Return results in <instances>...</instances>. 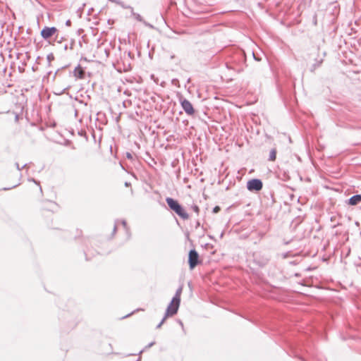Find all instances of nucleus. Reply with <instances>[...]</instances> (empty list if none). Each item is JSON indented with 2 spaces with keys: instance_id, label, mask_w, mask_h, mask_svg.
<instances>
[{
  "instance_id": "f257e3e1",
  "label": "nucleus",
  "mask_w": 361,
  "mask_h": 361,
  "mask_svg": "<svg viewBox=\"0 0 361 361\" xmlns=\"http://www.w3.org/2000/svg\"><path fill=\"white\" fill-rule=\"evenodd\" d=\"M183 291V288L180 287L176 293L175 296L173 298L172 300L169 303L167 307L166 311V317H172L176 314L178 312V310L180 303V296Z\"/></svg>"
},
{
  "instance_id": "f03ea898",
  "label": "nucleus",
  "mask_w": 361,
  "mask_h": 361,
  "mask_svg": "<svg viewBox=\"0 0 361 361\" xmlns=\"http://www.w3.org/2000/svg\"><path fill=\"white\" fill-rule=\"evenodd\" d=\"M166 203L169 208L173 211L181 219L186 220L189 219V214L185 210V209L178 203L177 200H173L171 197H167L166 199Z\"/></svg>"
},
{
  "instance_id": "7ed1b4c3",
  "label": "nucleus",
  "mask_w": 361,
  "mask_h": 361,
  "mask_svg": "<svg viewBox=\"0 0 361 361\" xmlns=\"http://www.w3.org/2000/svg\"><path fill=\"white\" fill-rule=\"evenodd\" d=\"M188 263L190 269H193L198 264L200 263L199 260V255L196 250H192L188 255Z\"/></svg>"
},
{
  "instance_id": "20e7f679",
  "label": "nucleus",
  "mask_w": 361,
  "mask_h": 361,
  "mask_svg": "<svg viewBox=\"0 0 361 361\" xmlns=\"http://www.w3.org/2000/svg\"><path fill=\"white\" fill-rule=\"evenodd\" d=\"M56 35H58V30L55 27H44L41 31V36L45 40H48Z\"/></svg>"
},
{
  "instance_id": "39448f33",
  "label": "nucleus",
  "mask_w": 361,
  "mask_h": 361,
  "mask_svg": "<svg viewBox=\"0 0 361 361\" xmlns=\"http://www.w3.org/2000/svg\"><path fill=\"white\" fill-rule=\"evenodd\" d=\"M247 187L250 191H259L262 188V182L259 179H252L247 182Z\"/></svg>"
},
{
  "instance_id": "423d86ee",
  "label": "nucleus",
  "mask_w": 361,
  "mask_h": 361,
  "mask_svg": "<svg viewBox=\"0 0 361 361\" xmlns=\"http://www.w3.org/2000/svg\"><path fill=\"white\" fill-rule=\"evenodd\" d=\"M180 103L182 108L188 115L192 116L195 114V109L190 101L183 99L181 100Z\"/></svg>"
},
{
  "instance_id": "0eeeda50",
  "label": "nucleus",
  "mask_w": 361,
  "mask_h": 361,
  "mask_svg": "<svg viewBox=\"0 0 361 361\" xmlns=\"http://www.w3.org/2000/svg\"><path fill=\"white\" fill-rule=\"evenodd\" d=\"M27 189L30 193H32V192H35L37 193L42 192L41 186L35 181H32L29 184Z\"/></svg>"
},
{
  "instance_id": "6e6552de",
  "label": "nucleus",
  "mask_w": 361,
  "mask_h": 361,
  "mask_svg": "<svg viewBox=\"0 0 361 361\" xmlns=\"http://www.w3.org/2000/svg\"><path fill=\"white\" fill-rule=\"evenodd\" d=\"M73 75L78 79H83L85 77V71L81 66H78L73 71Z\"/></svg>"
},
{
  "instance_id": "1a4fd4ad",
  "label": "nucleus",
  "mask_w": 361,
  "mask_h": 361,
  "mask_svg": "<svg viewBox=\"0 0 361 361\" xmlns=\"http://www.w3.org/2000/svg\"><path fill=\"white\" fill-rule=\"evenodd\" d=\"M361 202V195H356L348 200V204L355 206Z\"/></svg>"
},
{
  "instance_id": "9d476101",
  "label": "nucleus",
  "mask_w": 361,
  "mask_h": 361,
  "mask_svg": "<svg viewBox=\"0 0 361 361\" xmlns=\"http://www.w3.org/2000/svg\"><path fill=\"white\" fill-rule=\"evenodd\" d=\"M276 159V149L275 148L272 149L269 153V160L271 161H274Z\"/></svg>"
},
{
  "instance_id": "9b49d317",
  "label": "nucleus",
  "mask_w": 361,
  "mask_h": 361,
  "mask_svg": "<svg viewBox=\"0 0 361 361\" xmlns=\"http://www.w3.org/2000/svg\"><path fill=\"white\" fill-rule=\"evenodd\" d=\"M192 210L198 215L200 214V208L197 205L195 204L192 206Z\"/></svg>"
},
{
  "instance_id": "f8f14e48",
  "label": "nucleus",
  "mask_w": 361,
  "mask_h": 361,
  "mask_svg": "<svg viewBox=\"0 0 361 361\" xmlns=\"http://www.w3.org/2000/svg\"><path fill=\"white\" fill-rule=\"evenodd\" d=\"M220 207L219 206H216L214 209H213V212L214 213H218L219 211H220Z\"/></svg>"
},
{
  "instance_id": "ddd939ff",
  "label": "nucleus",
  "mask_w": 361,
  "mask_h": 361,
  "mask_svg": "<svg viewBox=\"0 0 361 361\" xmlns=\"http://www.w3.org/2000/svg\"><path fill=\"white\" fill-rule=\"evenodd\" d=\"M47 59L49 61H51V60L54 59V56L52 54H51L48 55Z\"/></svg>"
}]
</instances>
